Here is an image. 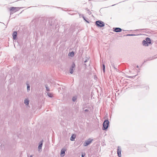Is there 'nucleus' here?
I'll list each match as a JSON object with an SVG mask.
<instances>
[{
  "mask_svg": "<svg viewBox=\"0 0 157 157\" xmlns=\"http://www.w3.org/2000/svg\"><path fill=\"white\" fill-rule=\"evenodd\" d=\"M43 144V142L41 141L39 144V145L38 147V150L39 151H40L41 150Z\"/></svg>",
  "mask_w": 157,
  "mask_h": 157,
  "instance_id": "1a4fd4ad",
  "label": "nucleus"
},
{
  "mask_svg": "<svg viewBox=\"0 0 157 157\" xmlns=\"http://www.w3.org/2000/svg\"><path fill=\"white\" fill-rule=\"evenodd\" d=\"M146 40L147 44H150L151 43V40L150 38L147 37L146 39Z\"/></svg>",
  "mask_w": 157,
  "mask_h": 157,
  "instance_id": "ddd939ff",
  "label": "nucleus"
},
{
  "mask_svg": "<svg viewBox=\"0 0 157 157\" xmlns=\"http://www.w3.org/2000/svg\"><path fill=\"white\" fill-rule=\"evenodd\" d=\"M29 157H33V156L32 155H30Z\"/></svg>",
  "mask_w": 157,
  "mask_h": 157,
  "instance_id": "5701e85b",
  "label": "nucleus"
},
{
  "mask_svg": "<svg viewBox=\"0 0 157 157\" xmlns=\"http://www.w3.org/2000/svg\"><path fill=\"white\" fill-rule=\"evenodd\" d=\"M139 67H138V66H137V67L138 68Z\"/></svg>",
  "mask_w": 157,
  "mask_h": 157,
  "instance_id": "b1692460",
  "label": "nucleus"
},
{
  "mask_svg": "<svg viewBox=\"0 0 157 157\" xmlns=\"http://www.w3.org/2000/svg\"><path fill=\"white\" fill-rule=\"evenodd\" d=\"M85 111H86V112H87V111H88V110H87V109H85Z\"/></svg>",
  "mask_w": 157,
  "mask_h": 157,
  "instance_id": "4be33fe9",
  "label": "nucleus"
},
{
  "mask_svg": "<svg viewBox=\"0 0 157 157\" xmlns=\"http://www.w3.org/2000/svg\"><path fill=\"white\" fill-rule=\"evenodd\" d=\"M77 98L76 97H73L72 99L73 101H75L77 100Z\"/></svg>",
  "mask_w": 157,
  "mask_h": 157,
  "instance_id": "f3484780",
  "label": "nucleus"
},
{
  "mask_svg": "<svg viewBox=\"0 0 157 157\" xmlns=\"http://www.w3.org/2000/svg\"><path fill=\"white\" fill-rule=\"evenodd\" d=\"M24 103L25 106L27 107H29V104L30 103V100L29 98H26L24 99Z\"/></svg>",
  "mask_w": 157,
  "mask_h": 157,
  "instance_id": "39448f33",
  "label": "nucleus"
},
{
  "mask_svg": "<svg viewBox=\"0 0 157 157\" xmlns=\"http://www.w3.org/2000/svg\"><path fill=\"white\" fill-rule=\"evenodd\" d=\"M93 140V139L90 138L87 140L83 143V146L85 147L87 146L90 144L92 142Z\"/></svg>",
  "mask_w": 157,
  "mask_h": 157,
  "instance_id": "7ed1b4c3",
  "label": "nucleus"
},
{
  "mask_svg": "<svg viewBox=\"0 0 157 157\" xmlns=\"http://www.w3.org/2000/svg\"><path fill=\"white\" fill-rule=\"evenodd\" d=\"M109 125V121L107 120H105L103 123L102 129L103 130H105L107 129Z\"/></svg>",
  "mask_w": 157,
  "mask_h": 157,
  "instance_id": "f03ea898",
  "label": "nucleus"
},
{
  "mask_svg": "<svg viewBox=\"0 0 157 157\" xmlns=\"http://www.w3.org/2000/svg\"><path fill=\"white\" fill-rule=\"evenodd\" d=\"M102 69L103 71L104 72H105V65L104 64H102Z\"/></svg>",
  "mask_w": 157,
  "mask_h": 157,
  "instance_id": "a211bd4d",
  "label": "nucleus"
},
{
  "mask_svg": "<svg viewBox=\"0 0 157 157\" xmlns=\"http://www.w3.org/2000/svg\"><path fill=\"white\" fill-rule=\"evenodd\" d=\"M20 9V8L19 7H12L9 8V10L10 12V13H13L18 11Z\"/></svg>",
  "mask_w": 157,
  "mask_h": 157,
  "instance_id": "f257e3e1",
  "label": "nucleus"
},
{
  "mask_svg": "<svg viewBox=\"0 0 157 157\" xmlns=\"http://www.w3.org/2000/svg\"><path fill=\"white\" fill-rule=\"evenodd\" d=\"M96 24L98 26L100 27H102L104 26V23L103 22L100 21H96Z\"/></svg>",
  "mask_w": 157,
  "mask_h": 157,
  "instance_id": "423d86ee",
  "label": "nucleus"
},
{
  "mask_svg": "<svg viewBox=\"0 0 157 157\" xmlns=\"http://www.w3.org/2000/svg\"><path fill=\"white\" fill-rule=\"evenodd\" d=\"M47 95L50 98H52L53 97V94L52 93L50 92L47 93Z\"/></svg>",
  "mask_w": 157,
  "mask_h": 157,
  "instance_id": "4468645a",
  "label": "nucleus"
},
{
  "mask_svg": "<svg viewBox=\"0 0 157 157\" xmlns=\"http://www.w3.org/2000/svg\"><path fill=\"white\" fill-rule=\"evenodd\" d=\"M75 67V64H73L72 65L71 68L70 69V73L71 74H72L73 73Z\"/></svg>",
  "mask_w": 157,
  "mask_h": 157,
  "instance_id": "6e6552de",
  "label": "nucleus"
},
{
  "mask_svg": "<svg viewBox=\"0 0 157 157\" xmlns=\"http://www.w3.org/2000/svg\"><path fill=\"white\" fill-rule=\"evenodd\" d=\"M143 43L144 45L147 46L148 45V44L147 42L146 41V40H143Z\"/></svg>",
  "mask_w": 157,
  "mask_h": 157,
  "instance_id": "2eb2a0df",
  "label": "nucleus"
},
{
  "mask_svg": "<svg viewBox=\"0 0 157 157\" xmlns=\"http://www.w3.org/2000/svg\"><path fill=\"white\" fill-rule=\"evenodd\" d=\"M76 137V135L75 134H73L71 136V137L70 140L71 141H74L75 140V139Z\"/></svg>",
  "mask_w": 157,
  "mask_h": 157,
  "instance_id": "f8f14e48",
  "label": "nucleus"
},
{
  "mask_svg": "<svg viewBox=\"0 0 157 157\" xmlns=\"http://www.w3.org/2000/svg\"><path fill=\"white\" fill-rule=\"evenodd\" d=\"M85 153H82V157H83L85 156Z\"/></svg>",
  "mask_w": 157,
  "mask_h": 157,
  "instance_id": "6ab92c4d",
  "label": "nucleus"
},
{
  "mask_svg": "<svg viewBox=\"0 0 157 157\" xmlns=\"http://www.w3.org/2000/svg\"><path fill=\"white\" fill-rule=\"evenodd\" d=\"M122 29L119 28H113V31L116 32H121Z\"/></svg>",
  "mask_w": 157,
  "mask_h": 157,
  "instance_id": "9d476101",
  "label": "nucleus"
},
{
  "mask_svg": "<svg viewBox=\"0 0 157 157\" xmlns=\"http://www.w3.org/2000/svg\"><path fill=\"white\" fill-rule=\"evenodd\" d=\"M66 150L67 149L65 147H63L61 150L60 154L61 157H63L65 155Z\"/></svg>",
  "mask_w": 157,
  "mask_h": 157,
  "instance_id": "20e7f679",
  "label": "nucleus"
},
{
  "mask_svg": "<svg viewBox=\"0 0 157 157\" xmlns=\"http://www.w3.org/2000/svg\"><path fill=\"white\" fill-rule=\"evenodd\" d=\"M68 55H69V56H73L74 55V53L73 52H70L69 54Z\"/></svg>",
  "mask_w": 157,
  "mask_h": 157,
  "instance_id": "dca6fc26",
  "label": "nucleus"
},
{
  "mask_svg": "<svg viewBox=\"0 0 157 157\" xmlns=\"http://www.w3.org/2000/svg\"><path fill=\"white\" fill-rule=\"evenodd\" d=\"M17 36V32L15 31L13 32V38L14 40L16 39Z\"/></svg>",
  "mask_w": 157,
  "mask_h": 157,
  "instance_id": "9b49d317",
  "label": "nucleus"
},
{
  "mask_svg": "<svg viewBox=\"0 0 157 157\" xmlns=\"http://www.w3.org/2000/svg\"><path fill=\"white\" fill-rule=\"evenodd\" d=\"M121 149L120 147H118L117 148V154L118 155L119 157H121Z\"/></svg>",
  "mask_w": 157,
  "mask_h": 157,
  "instance_id": "0eeeda50",
  "label": "nucleus"
},
{
  "mask_svg": "<svg viewBox=\"0 0 157 157\" xmlns=\"http://www.w3.org/2000/svg\"><path fill=\"white\" fill-rule=\"evenodd\" d=\"M30 87V86H28L27 87V88H29Z\"/></svg>",
  "mask_w": 157,
  "mask_h": 157,
  "instance_id": "aec40b11",
  "label": "nucleus"
},
{
  "mask_svg": "<svg viewBox=\"0 0 157 157\" xmlns=\"http://www.w3.org/2000/svg\"><path fill=\"white\" fill-rule=\"evenodd\" d=\"M30 89H27V91L28 92L29 90Z\"/></svg>",
  "mask_w": 157,
  "mask_h": 157,
  "instance_id": "412c9836",
  "label": "nucleus"
}]
</instances>
